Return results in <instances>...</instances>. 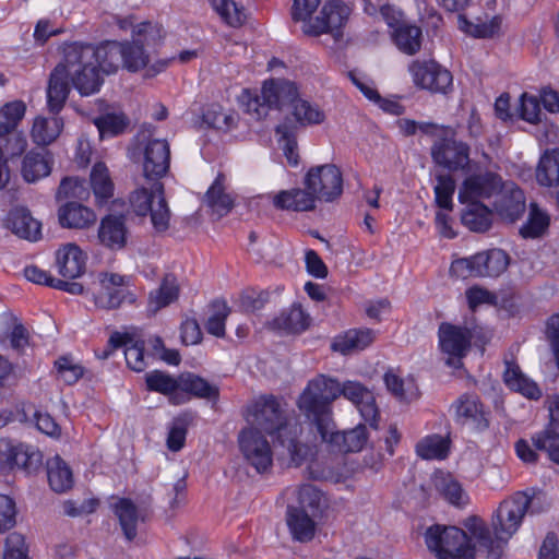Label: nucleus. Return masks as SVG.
<instances>
[{
    "mask_svg": "<svg viewBox=\"0 0 559 559\" xmlns=\"http://www.w3.org/2000/svg\"><path fill=\"white\" fill-rule=\"evenodd\" d=\"M180 285L173 273H167L162 278L159 286L148 295V310L156 313L168 307L179 298Z\"/></svg>",
    "mask_w": 559,
    "mask_h": 559,
    "instance_id": "nucleus-33",
    "label": "nucleus"
},
{
    "mask_svg": "<svg viewBox=\"0 0 559 559\" xmlns=\"http://www.w3.org/2000/svg\"><path fill=\"white\" fill-rule=\"evenodd\" d=\"M464 527L468 531L471 537L477 542L480 548L493 547L498 544L493 532L489 530L487 523L479 516L472 515L464 521Z\"/></svg>",
    "mask_w": 559,
    "mask_h": 559,
    "instance_id": "nucleus-52",
    "label": "nucleus"
},
{
    "mask_svg": "<svg viewBox=\"0 0 559 559\" xmlns=\"http://www.w3.org/2000/svg\"><path fill=\"white\" fill-rule=\"evenodd\" d=\"M69 73L66 62L55 67L49 76L47 87L48 107L52 114H58L64 106L70 93Z\"/></svg>",
    "mask_w": 559,
    "mask_h": 559,
    "instance_id": "nucleus-26",
    "label": "nucleus"
},
{
    "mask_svg": "<svg viewBox=\"0 0 559 559\" xmlns=\"http://www.w3.org/2000/svg\"><path fill=\"white\" fill-rule=\"evenodd\" d=\"M450 409L453 411L454 419L460 425H471L477 430H485L489 426L484 405L476 394H462Z\"/></svg>",
    "mask_w": 559,
    "mask_h": 559,
    "instance_id": "nucleus-20",
    "label": "nucleus"
},
{
    "mask_svg": "<svg viewBox=\"0 0 559 559\" xmlns=\"http://www.w3.org/2000/svg\"><path fill=\"white\" fill-rule=\"evenodd\" d=\"M317 194L308 188L281 191L274 197V206L281 210L307 212L316 209Z\"/></svg>",
    "mask_w": 559,
    "mask_h": 559,
    "instance_id": "nucleus-30",
    "label": "nucleus"
},
{
    "mask_svg": "<svg viewBox=\"0 0 559 559\" xmlns=\"http://www.w3.org/2000/svg\"><path fill=\"white\" fill-rule=\"evenodd\" d=\"M58 219L64 228L85 229L96 223L97 216L92 209L70 201L59 207Z\"/></svg>",
    "mask_w": 559,
    "mask_h": 559,
    "instance_id": "nucleus-29",
    "label": "nucleus"
},
{
    "mask_svg": "<svg viewBox=\"0 0 559 559\" xmlns=\"http://www.w3.org/2000/svg\"><path fill=\"white\" fill-rule=\"evenodd\" d=\"M262 98L271 108L282 109L294 108L298 97V90L295 83L286 80H270L262 86Z\"/></svg>",
    "mask_w": 559,
    "mask_h": 559,
    "instance_id": "nucleus-24",
    "label": "nucleus"
},
{
    "mask_svg": "<svg viewBox=\"0 0 559 559\" xmlns=\"http://www.w3.org/2000/svg\"><path fill=\"white\" fill-rule=\"evenodd\" d=\"M408 71L414 84L435 94H448L453 88L452 73L435 60H414Z\"/></svg>",
    "mask_w": 559,
    "mask_h": 559,
    "instance_id": "nucleus-11",
    "label": "nucleus"
},
{
    "mask_svg": "<svg viewBox=\"0 0 559 559\" xmlns=\"http://www.w3.org/2000/svg\"><path fill=\"white\" fill-rule=\"evenodd\" d=\"M390 35L396 48L407 56H414L421 49L423 31L415 24H401Z\"/></svg>",
    "mask_w": 559,
    "mask_h": 559,
    "instance_id": "nucleus-34",
    "label": "nucleus"
},
{
    "mask_svg": "<svg viewBox=\"0 0 559 559\" xmlns=\"http://www.w3.org/2000/svg\"><path fill=\"white\" fill-rule=\"evenodd\" d=\"M58 376L67 384L75 383L80 378L83 377L84 369L82 366L74 364L69 357H60L55 362Z\"/></svg>",
    "mask_w": 559,
    "mask_h": 559,
    "instance_id": "nucleus-62",
    "label": "nucleus"
},
{
    "mask_svg": "<svg viewBox=\"0 0 559 559\" xmlns=\"http://www.w3.org/2000/svg\"><path fill=\"white\" fill-rule=\"evenodd\" d=\"M425 543L438 559H475V547L468 535L456 526H429L425 532Z\"/></svg>",
    "mask_w": 559,
    "mask_h": 559,
    "instance_id": "nucleus-5",
    "label": "nucleus"
},
{
    "mask_svg": "<svg viewBox=\"0 0 559 559\" xmlns=\"http://www.w3.org/2000/svg\"><path fill=\"white\" fill-rule=\"evenodd\" d=\"M90 185L98 204L107 202L114 195V182L104 163H96L91 171Z\"/></svg>",
    "mask_w": 559,
    "mask_h": 559,
    "instance_id": "nucleus-43",
    "label": "nucleus"
},
{
    "mask_svg": "<svg viewBox=\"0 0 559 559\" xmlns=\"http://www.w3.org/2000/svg\"><path fill=\"white\" fill-rule=\"evenodd\" d=\"M130 205L139 216L150 213L153 228L157 233H164L169 227L170 211L164 195V185L160 181H152L151 188L142 187L130 195Z\"/></svg>",
    "mask_w": 559,
    "mask_h": 559,
    "instance_id": "nucleus-6",
    "label": "nucleus"
},
{
    "mask_svg": "<svg viewBox=\"0 0 559 559\" xmlns=\"http://www.w3.org/2000/svg\"><path fill=\"white\" fill-rule=\"evenodd\" d=\"M204 203L218 218L226 216L235 206V198L226 192L225 176L218 174L203 198Z\"/></svg>",
    "mask_w": 559,
    "mask_h": 559,
    "instance_id": "nucleus-31",
    "label": "nucleus"
},
{
    "mask_svg": "<svg viewBox=\"0 0 559 559\" xmlns=\"http://www.w3.org/2000/svg\"><path fill=\"white\" fill-rule=\"evenodd\" d=\"M537 450L548 453L549 459L559 465V433L558 435H535L532 438Z\"/></svg>",
    "mask_w": 559,
    "mask_h": 559,
    "instance_id": "nucleus-64",
    "label": "nucleus"
},
{
    "mask_svg": "<svg viewBox=\"0 0 559 559\" xmlns=\"http://www.w3.org/2000/svg\"><path fill=\"white\" fill-rule=\"evenodd\" d=\"M128 227L122 214H108L100 219L97 238L99 243L111 251L122 250L127 246Z\"/></svg>",
    "mask_w": 559,
    "mask_h": 559,
    "instance_id": "nucleus-21",
    "label": "nucleus"
},
{
    "mask_svg": "<svg viewBox=\"0 0 559 559\" xmlns=\"http://www.w3.org/2000/svg\"><path fill=\"white\" fill-rule=\"evenodd\" d=\"M340 385L336 379L319 374L308 382L298 400L299 409L324 433L332 420V403L341 396Z\"/></svg>",
    "mask_w": 559,
    "mask_h": 559,
    "instance_id": "nucleus-3",
    "label": "nucleus"
},
{
    "mask_svg": "<svg viewBox=\"0 0 559 559\" xmlns=\"http://www.w3.org/2000/svg\"><path fill=\"white\" fill-rule=\"evenodd\" d=\"M238 442L246 461L258 473H266L272 468L273 452L262 432L253 428L242 429Z\"/></svg>",
    "mask_w": 559,
    "mask_h": 559,
    "instance_id": "nucleus-13",
    "label": "nucleus"
},
{
    "mask_svg": "<svg viewBox=\"0 0 559 559\" xmlns=\"http://www.w3.org/2000/svg\"><path fill=\"white\" fill-rule=\"evenodd\" d=\"M314 516L316 515L307 513L305 510H299L296 507H288L287 525L295 540L308 543L314 537Z\"/></svg>",
    "mask_w": 559,
    "mask_h": 559,
    "instance_id": "nucleus-35",
    "label": "nucleus"
},
{
    "mask_svg": "<svg viewBox=\"0 0 559 559\" xmlns=\"http://www.w3.org/2000/svg\"><path fill=\"white\" fill-rule=\"evenodd\" d=\"M431 156L436 164L450 170H457L468 164L469 147L464 142L443 138L433 143Z\"/></svg>",
    "mask_w": 559,
    "mask_h": 559,
    "instance_id": "nucleus-19",
    "label": "nucleus"
},
{
    "mask_svg": "<svg viewBox=\"0 0 559 559\" xmlns=\"http://www.w3.org/2000/svg\"><path fill=\"white\" fill-rule=\"evenodd\" d=\"M253 429L265 432L286 449L292 462L300 465L306 449L297 440V428L288 424V416L281 401L274 395L260 396L249 411Z\"/></svg>",
    "mask_w": 559,
    "mask_h": 559,
    "instance_id": "nucleus-1",
    "label": "nucleus"
},
{
    "mask_svg": "<svg viewBox=\"0 0 559 559\" xmlns=\"http://www.w3.org/2000/svg\"><path fill=\"white\" fill-rule=\"evenodd\" d=\"M384 382L388 390L400 401L411 402L417 399V389L413 383H408L405 388L404 380L393 372H386L384 374Z\"/></svg>",
    "mask_w": 559,
    "mask_h": 559,
    "instance_id": "nucleus-59",
    "label": "nucleus"
},
{
    "mask_svg": "<svg viewBox=\"0 0 559 559\" xmlns=\"http://www.w3.org/2000/svg\"><path fill=\"white\" fill-rule=\"evenodd\" d=\"M11 460L16 467L23 468L27 473L35 472L41 463V454L39 451L29 450L28 447L19 444L11 454Z\"/></svg>",
    "mask_w": 559,
    "mask_h": 559,
    "instance_id": "nucleus-60",
    "label": "nucleus"
},
{
    "mask_svg": "<svg viewBox=\"0 0 559 559\" xmlns=\"http://www.w3.org/2000/svg\"><path fill=\"white\" fill-rule=\"evenodd\" d=\"M536 181L542 187L559 186V148L546 150L535 170Z\"/></svg>",
    "mask_w": 559,
    "mask_h": 559,
    "instance_id": "nucleus-36",
    "label": "nucleus"
},
{
    "mask_svg": "<svg viewBox=\"0 0 559 559\" xmlns=\"http://www.w3.org/2000/svg\"><path fill=\"white\" fill-rule=\"evenodd\" d=\"M192 420L193 416L189 413L181 414L173 420L167 436V448L170 451L177 452L183 448Z\"/></svg>",
    "mask_w": 559,
    "mask_h": 559,
    "instance_id": "nucleus-53",
    "label": "nucleus"
},
{
    "mask_svg": "<svg viewBox=\"0 0 559 559\" xmlns=\"http://www.w3.org/2000/svg\"><path fill=\"white\" fill-rule=\"evenodd\" d=\"M63 129V120L53 114L50 117H37L32 128V138L37 145L47 146L55 142Z\"/></svg>",
    "mask_w": 559,
    "mask_h": 559,
    "instance_id": "nucleus-37",
    "label": "nucleus"
},
{
    "mask_svg": "<svg viewBox=\"0 0 559 559\" xmlns=\"http://www.w3.org/2000/svg\"><path fill=\"white\" fill-rule=\"evenodd\" d=\"M310 316L304 311L299 304H294L273 320V326L287 333L297 334L310 325Z\"/></svg>",
    "mask_w": 559,
    "mask_h": 559,
    "instance_id": "nucleus-38",
    "label": "nucleus"
},
{
    "mask_svg": "<svg viewBox=\"0 0 559 559\" xmlns=\"http://www.w3.org/2000/svg\"><path fill=\"white\" fill-rule=\"evenodd\" d=\"M163 39L162 27L151 22H142L132 29V41L141 45L150 53Z\"/></svg>",
    "mask_w": 559,
    "mask_h": 559,
    "instance_id": "nucleus-49",
    "label": "nucleus"
},
{
    "mask_svg": "<svg viewBox=\"0 0 559 559\" xmlns=\"http://www.w3.org/2000/svg\"><path fill=\"white\" fill-rule=\"evenodd\" d=\"M25 111L22 100L7 103L0 108V138H7L5 150L11 156L20 155L26 147V140L16 132Z\"/></svg>",
    "mask_w": 559,
    "mask_h": 559,
    "instance_id": "nucleus-15",
    "label": "nucleus"
},
{
    "mask_svg": "<svg viewBox=\"0 0 559 559\" xmlns=\"http://www.w3.org/2000/svg\"><path fill=\"white\" fill-rule=\"evenodd\" d=\"M130 278L118 273L100 272L86 293L93 297L97 308L112 310L132 295L128 290Z\"/></svg>",
    "mask_w": 559,
    "mask_h": 559,
    "instance_id": "nucleus-9",
    "label": "nucleus"
},
{
    "mask_svg": "<svg viewBox=\"0 0 559 559\" xmlns=\"http://www.w3.org/2000/svg\"><path fill=\"white\" fill-rule=\"evenodd\" d=\"M438 183L435 187L436 203L439 207L451 211L453 207L452 195L455 191V181L449 175L437 177Z\"/></svg>",
    "mask_w": 559,
    "mask_h": 559,
    "instance_id": "nucleus-61",
    "label": "nucleus"
},
{
    "mask_svg": "<svg viewBox=\"0 0 559 559\" xmlns=\"http://www.w3.org/2000/svg\"><path fill=\"white\" fill-rule=\"evenodd\" d=\"M145 381L148 390L159 392L165 395L174 393L177 389H180V378L177 380L159 370L147 373Z\"/></svg>",
    "mask_w": 559,
    "mask_h": 559,
    "instance_id": "nucleus-58",
    "label": "nucleus"
},
{
    "mask_svg": "<svg viewBox=\"0 0 559 559\" xmlns=\"http://www.w3.org/2000/svg\"><path fill=\"white\" fill-rule=\"evenodd\" d=\"M47 477L50 488L56 492H66L73 486V474L70 466L55 455L47 461Z\"/></svg>",
    "mask_w": 559,
    "mask_h": 559,
    "instance_id": "nucleus-40",
    "label": "nucleus"
},
{
    "mask_svg": "<svg viewBox=\"0 0 559 559\" xmlns=\"http://www.w3.org/2000/svg\"><path fill=\"white\" fill-rule=\"evenodd\" d=\"M180 390L198 399L212 402H217L219 397V389L217 385L210 383L204 378L194 373L180 376Z\"/></svg>",
    "mask_w": 559,
    "mask_h": 559,
    "instance_id": "nucleus-42",
    "label": "nucleus"
},
{
    "mask_svg": "<svg viewBox=\"0 0 559 559\" xmlns=\"http://www.w3.org/2000/svg\"><path fill=\"white\" fill-rule=\"evenodd\" d=\"M416 454L424 460H443L450 451V442L440 435H430L416 443Z\"/></svg>",
    "mask_w": 559,
    "mask_h": 559,
    "instance_id": "nucleus-44",
    "label": "nucleus"
},
{
    "mask_svg": "<svg viewBox=\"0 0 559 559\" xmlns=\"http://www.w3.org/2000/svg\"><path fill=\"white\" fill-rule=\"evenodd\" d=\"M508 264L509 255L503 250L490 249L453 261L450 273L463 280L485 276L497 277L507 270Z\"/></svg>",
    "mask_w": 559,
    "mask_h": 559,
    "instance_id": "nucleus-7",
    "label": "nucleus"
},
{
    "mask_svg": "<svg viewBox=\"0 0 559 559\" xmlns=\"http://www.w3.org/2000/svg\"><path fill=\"white\" fill-rule=\"evenodd\" d=\"M376 340V332L368 328L349 329L334 337L331 349L342 355H350L364 350Z\"/></svg>",
    "mask_w": 559,
    "mask_h": 559,
    "instance_id": "nucleus-28",
    "label": "nucleus"
},
{
    "mask_svg": "<svg viewBox=\"0 0 559 559\" xmlns=\"http://www.w3.org/2000/svg\"><path fill=\"white\" fill-rule=\"evenodd\" d=\"M530 504L531 497L521 491L500 502L491 518V527L498 543L508 544L519 531Z\"/></svg>",
    "mask_w": 559,
    "mask_h": 559,
    "instance_id": "nucleus-8",
    "label": "nucleus"
},
{
    "mask_svg": "<svg viewBox=\"0 0 559 559\" xmlns=\"http://www.w3.org/2000/svg\"><path fill=\"white\" fill-rule=\"evenodd\" d=\"M328 433L323 429H317L323 442H325L330 450L338 452H358L366 445L368 436L365 425L359 424L355 428L346 431H335L333 420H330Z\"/></svg>",
    "mask_w": 559,
    "mask_h": 559,
    "instance_id": "nucleus-18",
    "label": "nucleus"
},
{
    "mask_svg": "<svg viewBox=\"0 0 559 559\" xmlns=\"http://www.w3.org/2000/svg\"><path fill=\"white\" fill-rule=\"evenodd\" d=\"M502 189L501 177L491 171H485L468 176L462 183L459 191L461 203L479 202L481 199H489Z\"/></svg>",
    "mask_w": 559,
    "mask_h": 559,
    "instance_id": "nucleus-16",
    "label": "nucleus"
},
{
    "mask_svg": "<svg viewBox=\"0 0 559 559\" xmlns=\"http://www.w3.org/2000/svg\"><path fill=\"white\" fill-rule=\"evenodd\" d=\"M63 59L72 86L81 96L98 93L104 83L92 44L70 43L63 46Z\"/></svg>",
    "mask_w": 559,
    "mask_h": 559,
    "instance_id": "nucleus-2",
    "label": "nucleus"
},
{
    "mask_svg": "<svg viewBox=\"0 0 559 559\" xmlns=\"http://www.w3.org/2000/svg\"><path fill=\"white\" fill-rule=\"evenodd\" d=\"M341 396H344L355 404L371 427L377 428L378 409L374 404V397L364 384L357 381H345L340 385Z\"/></svg>",
    "mask_w": 559,
    "mask_h": 559,
    "instance_id": "nucleus-22",
    "label": "nucleus"
},
{
    "mask_svg": "<svg viewBox=\"0 0 559 559\" xmlns=\"http://www.w3.org/2000/svg\"><path fill=\"white\" fill-rule=\"evenodd\" d=\"M349 14V7L341 0H331L321 10V15L325 19L330 34L335 38L342 35L341 28L346 23Z\"/></svg>",
    "mask_w": 559,
    "mask_h": 559,
    "instance_id": "nucleus-45",
    "label": "nucleus"
},
{
    "mask_svg": "<svg viewBox=\"0 0 559 559\" xmlns=\"http://www.w3.org/2000/svg\"><path fill=\"white\" fill-rule=\"evenodd\" d=\"M506 384L513 391L520 392L522 395L530 400H539L542 397V390L539 386L528 379L516 365H507L503 374Z\"/></svg>",
    "mask_w": 559,
    "mask_h": 559,
    "instance_id": "nucleus-41",
    "label": "nucleus"
},
{
    "mask_svg": "<svg viewBox=\"0 0 559 559\" xmlns=\"http://www.w3.org/2000/svg\"><path fill=\"white\" fill-rule=\"evenodd\" d=\"M304 186L312 190L319 201L334 202L343 193V175L334 164L313 166L307 171Z\"/></svg>",
    "mask_w": 559,
    "mask_h": 559,
    "instance_id": "nucleus-10",
    "label": "nucleus"
},
{
    "mask_svg": "<svg viewBox=\"0 0 559 559\" xmlns=\"http://www.w3.org/2000/svg\"><path fill=\"white\" fill-rule=\"evenodd\" d=\"M86 254L75 243H67L56 252L58 273L68 280L80 277L86 267Z\"/></svg>",
    "mask_w": 559,
    "mask_h": 559,
    "instance_id": "nucleus-25",
    "label": "nucleus"
},
{
    "mask_svg": "<svg viewBox=\"0 0 559 559\" xmlns=\"http://www.w3.org/2000/svg\"><path fill=\"white\" fill-rule=\"evenodd\" d=\"M549 224V215L540 210L536 203H531L528 218L520 228V235L525 239L540 238L547 231Z\"/></svg>",
    "mask_w": 559,
    "mask_h": 559,
    "instance_id": "nucleus-46",
    "label": "nucleus"
},
{
    "mask_svg": "<svg viewBox=\"0 0 559 559\" xmlns=\"http://www.w3.org/2000/svg\"><path fill=\"white\" fill-rule=\"evenodd\" d=\"M294 119L286 117L275 128L277 144L290 166L299 164L297 134L301 127L319 124L324 120V112L308 100L299 99L293 108Z\"/></svg>",
    "mask_w": 559,
    "mask_h": 559,
    "instance_id": "nucleus-4",
    "label": "nucleus"
},
{
    "mask_svg": "<svg viewBox=\"0 0 559 559\" xmlns=\"http://www.w3.org/2000/svg\"><path fill=\"white\" fill-rule=\"evenodd\" d=\"M203 122L209 127L227 131L237 123V115L235 112L227 114L219 106H212L203 112Z\"/></svg>",
    "mask_w": 559,
    "mask_h": 559,
    "instance_id": "nucleus-57",
    "label": "nucleus"
},
{
    "mask_svg": "<svg viewBox=\"0 0 559 559\" xmlns=\"http://www.w3.org/2000/svg\"><path fill=\"white\" fill-rule=\"evenodd\" d=\"M461 222L472 231L485 233L491 227L492 213L483 203L471 202L463 210Z\"/></svg>",
    "mask_w": 559,
    "mask_h": 559,
    "instance_id": "nucleus-39",
    "label": "nucleus"
},
{
    "mask_svg": "<svg viewBox=\"0 0 559 559\" xmlns=\"http://www.w3.org/2000/svg\"><path fill=\"white\" fill-rule=\"evenodd\" d=\"M170 167V146L166 140H148L143 148V176L150 181H160Z\"/></svg>",
    "mask_w": 559,
    "mask_h": 559,
    "instance_id": "nucleus-17",
    "label": "nucleus"
},
{
    "mask_svg": "<svg viewBox=\"0 0 559 559\" xmlns=\"http://www.w3.org/2000/svg\"><path fill=\"white\" fill-rule=\"evenodd\" d=\"M7 227L17 237L36 241L40 238L41 225L35 219L29 210L24 206H15L8 213Z\"/></svg>",
    "mask_w": 559,
    "mask_h": 559,
    "instance_id": "nucleus-27",
    "label": "nucleus"
},
{
    "mask_svg": "<svg viewBox=\"0 0 559 559\" xmlns=\"http://www.w3.org/2000/svg\"><path fill=\"white\" fill-rule=\"evenodd\" d=\"M439 345L442 354L447 355L445 364L452 368L462 367V358L467 354L473 338L466 326L443 322L438 331Z\"/></svg>",
    "mask_w": 559,
    "mask_h": 559,
    "instance_id": "nucleus-12",
    "label": "nucleus"
},
{
    "mask_svg": "<svg viewBox=\"0 0 559 559\" xmlns=\"http://www.w3.org/2000/svg\"><path fill=\"white\" fill-rule=\"evenodd\" d=\"M95 59L102 73H115L122 64L129 71H139L143 69V59L138 57L133 59L130 53L132 48L123 47L122 43L107 41L100 46L93 45Z\"/></svg>",
    "mask_w": 559,
    "mask_h": 559,
    "instance_id": "nucleus-14",
    "label": "nucleus"
},
{
    "mask_svg": "<svg viewBox=\"0 0 559 559\" xmlns=\"http://www.w3.org/2000/svg\"><path fill=\"white\" fill-rule=\"evenodd\" d=\"M495 211L506 222L514 223L525 212V195L522 189L512 185L503 187L493 203Z\"/></svg>",
    "mask_w": 559,
    "mask_h": 559,
    "instance_id": "nucleus-23",
    "label": "nucleus"
},
{
    "mask_svg": "<svg viewBox=\"0 0 559 559\" xmlns=\"http://www.w3.org/2000/svg\"><path fill=\"white\" fill-rule=\"evenodd\" d=\"M90 189L84 179L78 177H66L61 180L56 193L58 200L62 199H78L85 201L90 198Z\"/></svg>",
    "mask_w": 559,
    "mask_h": 559,
    "instance_id": "nucleus-54",
    "label": "nucleus"
},
{
    "mask_svg": "<svg viewBox=\"0 0 559 559\" xmlns=\"http://www.w3.org/2000/svg\"><path fill=\"white\" fill-rule=\"evenodd\" d=\"M211 316L206 320L204 328L206 332L216 337L225 336V323L230 313L227 302L222 299H215L210 304Z\"/></svg>",
    "mask_w": 559,
    "mask_h": 559,
    "instance_id": "nucleus-50",
    "label": "nucleus"
},
{
    "mask_svg": "<svg viewBox=\"0 0 559 559\" xmlns=\"http://www.w3.org/2000/svg\"><path fill=\"white\" fill-rule=\"evenodd\" d=\"M213 9L230 26L237 27L242 25L246 14L241 8H238L233 0H209Z\"/></svg>",
    "mask_w": 559,
    "mask_h": 559,
    "instance_id": "nucleus-56",
    "label": "nucleus"
},
{
    "mask_svg": "<svg viewBox=\"0 0 559 559\" xmlns=\"http://www.w3.org/2000/svg\"><path fill=\"white\" fill-rule=\"evenodd\" d=\"M93 121L102 138L105 135L115 136L121 134L129 126V119L122 112H107L94 118Z\"/></svg>",
    "mask_w": 559,
    "mask_h": 559,
    "instance_id": "nucleus-51",
    "label": "nucleus"
},
{
    "mask_svg": "<svg viewBox=\"0 0 559 559\" xmlns=\"http://www.w3.org/2000/svg\"><path fill=\"white\" fill-rule=\"evenodd\" d=\"M299 510L317 515L324 502L323 495L313 485L305 484L298 490Z\"/></svg>",
    "mask_w": 559,
    "mask_h": 559,
    "instance_id": "nucleus-55",
    "label": "nucleus"
},
{
    "mask_svg": "<svg viewBox=\"0 0 559 559\" xmlns=\"http://www.w3.org/2000/svg\"><path fill=\"white\" fill-rule=\"evenodd\" d=\"M115 514L119 519L126 538L132 540L136 536L138 509L135 504L130 499L122 498L115 504Z\"/></svg>",
    "mask_w": 559,
    "mask_h": 559,
    "instance_id": "nucleus-48",
    "label": "nucleus"
},
{
    "mask_svg": "<svg viewBox=\"0 0 559 559\" xmlns=\"http://www.w3.org/2000/svg\"><path fill=\"white\" fill-rule=\"evenodd\" d=\"M52 157L48 151H29L22 160L21 175L28 183L37 182L51 173Z\"/></svg>",
    "mask_w": 559,
    "mask_h": 559,
    "instance_id": "nucleus-32",
    "label": "nucleus"
},
{
    "mask_svg": "<svg viewBox=\"0 0 559 559\" xmlns=\"http://www.w3.org/2000/svg\"><path fill=\"white\" fill-rule=\"evenodd\" d=\"M457 24L459 28L477 38H491L498 34L500 29L501 21L498 16L492 17L489 21H478L477 23L471 22L465 15L457 12Z\"/></svg>",
    "mask_w": 559,
    "mask_h": 559,
    "instance_id": "nucleus-47",
    "label": "nucleus"
},
{
    "mask_svg": "<svg viewBox=\"0 0 559 559\" xmlns=\"http://www.w3.org/2000/svg\"><path fill=\"white\" fill-rule=\"evenodd\" d=\"M544 333L552 353L556 367L559 369V313H555L547 319Z\"/></svg>",
    "mask_w": 559,
    "mask_h": 559,
    "instance_id": "nucleus-63",
    "label": "nucleus"
}]
</instances>
